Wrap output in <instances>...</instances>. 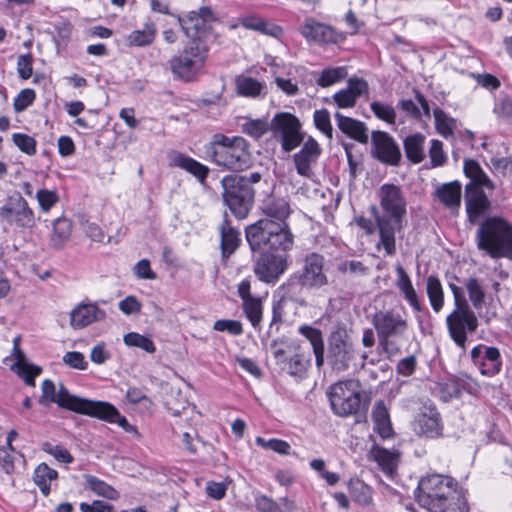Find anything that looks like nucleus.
Wrapping results in <instances>:
<instances>
[{"label":"nucleus","mask_w":512,"mask_h":512,"mask_svg":"<svg viewBox=\"0 0 512 512\" xmlns=\"http://www.w3.org/2000/svg\"><path fill=\"white\" fill-rule=\"evenodd\" d=\"M300 33L307 40L322 44H336L345 39L343 33L336 31L329 25L317 22L313 19H306Z\"/></svg>","instance_id":"19"},{"label":"nucleus","mask_w":512,"mask_h":512,"mask_svg":"<svg viewBox=\"0 0 512 512\" xmlns=\"http://www.w3.org/2000/svg\"><path fill=\"white\" fill-rule=\"evenodd\" d=\"M41 390L40 403H56L62 408L79 414L117 423L126 432L137 433L136 427L129 424L126 417L120 415L116 407L108 402L93 401L72 395L63 384H60L57 389L54 382L49 379L42 382Z\"/></svg>","instance_id":"2"},{"label":"nucleus","mask_w":512,"mask_h":512,"mask_svg":"<svg viewBox=\"0 0 512 512\" xmlns=\"http://www.w3.org/2000/svg\"><path fill=\"white\" fill-rule=\"evenodd\" d=\"M157 34L156 26L153 22L144 24L143 29L132 31L126 38V43L131 47H144L152 44Z\"/></svg>","instance_id":"33"},{"label":"nucleus","mask_w":512,"mask_h":512,"mask_svg":"<svg viewBox=\"0 0 512 512\" xmlns=\"http://www.w3.org/2000/svg\"><path fill=\"white\" fill-rule=\"evenodd\" d=\"M374 431L381 438L386 439L392 436L393 430L390 422L389 412L383 401H377L372 411Z\"/></svg>","instance_id":"31"},{"label":"nucleus","mask_w":512,"mask_h":512,"mask_svg":"<svg viewBox=\"0 0 512 512\" xmlns=\"http://www.w3.org/2000/svg\"><path fill=\"white\" fill-rule=\"evenodd\" d=\"M465 191V204L468 219L471 223H476L489 209L490 201L482 189L467 185Z\"/></svg>","instance_id":"23"},{"label":"nucleus","mask_w":512,"mask_h":512,"mask_svg":"<svg viewBox=\"0 0 512 512\" xmlns=\"http://www.w3.org/2000/svg\"><path fill=\"white\" fill-rule=\"evenodd\" d=\"M15 454L16 451L14 448L0 447V467L6 474H12L14 472Z\"/></svg>","instance_id":"62"},{"label":"nucleus","mask_w":512,"mask_h":512,"mask_svg":"<svg viewBox=\"0 0 512 512\" xmlns=\"http://www.w3.org/2000/svg\"><path fill=\"white\" fill-rule=\"evenodd\" d=\"M11 370L14 371L29 386H35V378L41 374L42 369L39 366L24 360L21 363H13Z\"/></svg>","instance_id":"40"},{"label":"nucleus","mask_w":512,"mask_h":512,"mask_svg":"<svg viewBox=\"0 0 512 512\" xmlns=\"http://www.w3.org/2000/svg\"><path fill=\"white\" fill-rule=\"evenodd\" d=\"M324 257L317 253L308 254L298 273V281L302 287L318 289L328 284V277L324 271Z\"/></svg>","instance_id":"15"},{"label":"nucleus","mask_w":512,"mask_h":512,"mask_svg":"<svg viewBox=\"0 0 512 512\" xmlns=\"http://www.w3.org/2000/svg\"><path fill=\"white\" fill-rule=\"evenodd\" d=\"M433 116L436 131L445 138L452 136L456 127V120L440 108L434 109Z\"/></svg>","instance_id":"41"},{"label":"nucleus","mask_w":512,"mask_h":512,"mask_svg":"<svg viewBox=\"0 0 512 512\" xmlns=\"http://www.w3.org/2000/svg\"><path fill=\"white\" fill-rule=\"evenodd\" d=\"M255 507L259 512H284L276 501L266 495L256 496Z\"/></svg>","instance_id":"64"},{"label":"nucleus","mask_w":512,"mask_h":512,"mask_svg":"<svg viewBox=\"0 0 512 512\" xmlns=\"http://www.w3.org/2000/svg\"><path fill=\"white\" fill-rule=\"evenodd\" d=\"M0 216L7 222L14 223L22 228L32 227L35 223L34 211L21 196L3 206L0 209Z\"/></svg>","instance_id":"18"},{"label":"nucleus","mask_w":512,"mask_h":512,"mask_svg":"<svg viewBox=\"0 0 512 512\" xmlns=\"http://www.w3.org/2000/svg\"><path fill=\"white\" fill-rule=\"evenodd\" d=\"M338 128L348 137L360 142H368V129L366 125L356 119L346 117L339 112L335 113Z\"/></svg>","instance_id":"27"},{"label":"nucleus","mask_w":512,"mask_h":512,"mask_svg":"<svg viewBox=\"0 0 512 512\" xmlns=\"http://www.w3.org/2000/svg\"><path fill=\"white\" fill-rule=\"evenodd\" d=\"M105 317V312L95 303H80L70 312V325L73 329H82Z\"/></svg>","instance_id":"21"},{"label":"nucleus","mask_w":512,"mask_h":512,"mask_svg":"<svg viewBox=\"0 0 512 512\" xmlns=\"http://www.w3.org/2000/svg\"><path fill=\"white\" fill-rule=\"evenodd\" d=\"M271 130V122L264 119H252L242 124V132L258 139Z\"/></svg>","instance_id":"47"},{"label":"nucleus","mask_w":512,"mask_h":512,"mask_svg":"<svg viewBox=\"0 0 512 512\" xmlns=\"http://www.w3.org/2000/svg\"><path fill=\"white\" fill-rule=\"evenodd\" d=\"M313 120L316 128L320 130L328 139H332L333 128L328 110H316L313 115Z\"/></svg>","instance_id":"52"},{"label":"nucleus","mask_w":512,"mask_h":512,"mask_svg":"<svg viewBox=\"0 0 512 512\" xmlns=\"http://www.w3.org/2000/svg\"><path fill=\"white\" fill-rule=\"evenodd\" d=\"M382 214L375 206L371 210L379 234L377 248H383L389 256L396 254V234L406 226L407 201L401 188L394 184H383L378 192Z\"/></svg>","instance_id":"1"},{"label":"nucleus","mask_w":512,"mask_h":512,"mask_svg":"<svg viewBox=\"0 0 512 512\" xmlns=\"http://www.w3.org/2000/svg\"><path fill=\"white\" fill-rule=\"evenodd\" d=\"M58 478V472L50 468L46 463L39 464L33 474V481L44 496L51 491V483Z\"/></svg>","instance_id":"35"},{"label":"nucleus","mask_w":512,"mask_h":512,"mask_svg":"<svg viewBox=\"0 0 512 512\" xmlns=\"http://www.w3.org/2000/svg\"><path fill=\"white\" fill-rule=\"evenodd\" d=\"M178 22L187 37H194L205 28L206 23L196 13L191 11L186 17H178Z\"/></svg>","instance_id":"42"},{"label":"nucleus","mask_w":512,"mask_h":512,"mask_svg":"<svg viewBox=\"0 0 512 512\" xmlns=\"http://www.w3.org/2000/svg\"><path fill=\"white\" fill-rule=\"evenodd\" d=\"M256 443L264 449L272 450V451L282 454V455L289 454V451L291 448L290 445L286 441L276 439V438L266 440L262 437H257Z\"/></svg>","instance_id":"55"},{"label":"nucleus","mask_w":512,"mask_h":512,"mask_svg":"<svg viewBox=\"0 0 512 512\" xmlns=\"http://www.w3.org/2000/svg\"><path fill=\"white\" fill-rule=\"evenodd\" d=\"M207 57V46L199 40H193L179 55L173 56L168 64L174 78L189 82L202 71Z\"/></svg>","instance_id":"8"},{"label":"nucleus","mask_w":512,"mask_h":512,"mask_svg":"<svg viewBox=\"0 0 512 512\" xmlns=\"http://www.w3.org/2000/svg\"><path fill=\"white\" fill-rule=\"evenodd\" d=\"M397 281L396 286L403 294L404 299L412 307L415 312L422 311V305L419 300L417 291L413 287L409 275L406 273L402 266L396 267Z\"/></svg>","instance_id":"28"},{"label":"nucleus","mask_w":512,"mask_h":512,"mask_svg":"<svg viewBox=\"0 0 512 512\" xmlns=\"http://www.w3.org/2000/svg\"><path fill=\"white\" fill-rule=\"evenodd\" d=\"M493 113L498 119L509 120L512 118V98L508 95H500L496 100Z\"/></svg>","instance_id":"53"},{"label":"nucleus","mask_w":512,"mask_h":512,"mask_svg":"<svg viewBox=\"0 0 512 512\" xmlns=\"http://www.w3.org/2000/svg\"><path fill=\"white\" fill-rule=\"evenodd\" d=\"M272 354L279 368L291 376L302 377L310 364L296 342L275 343Z\"/></svg>","instance_id":"13"},{"label":"nucleus","mask_w":512,"mask_h":512,"mask_svg":"<svg viewBox=\"0 0 512 512\" xmlns=\"http://www.w3.org/2000/svg\"><path fill=\"white\" fill-rule=\"evenodd\" d=\"M264 84L257 79L244 74L235 78L236 93L243 97L256 98L261 95Z\"/></svg>","instance_id":"34"},{"label":"nucleus","mask_w":512,"mask_h":512,"mask_svg":"<svg viewBox=\"0 0 512 512\" xmlns=\"http://www.w3.org/2000/svg\"><path fill=\"white\" fill-rule=\"evenodd\" d=\"M243 310L253 327H256L261 322L262 304L259 298L254 297L243 301Z\"/></svg>","instance_id":"48"},{"label":"nucleus","mask_w":512,"mask_h":512,"mask_svg":"<svg viewBox=\"0 0 512 512\" xmlns=\"http://www.w3.org/2000/svg\"><path fill=\"white\" fill-rule=\"evenodd\" d=\"M321 154V148L318 142L309 137L304 143L299 152L293 156L296 171L299 175L305 178H312L314 172L312 166L317 162Z\"/></svg>","instance_id":"20"},{"label":"nucleus","mask_w":512,"mask_h":512,"mask_svg":"<svg viewBox=\"0 0 512 512\" xmlns=\"http://www.w3.org/2000/svg\"><path fill=\"white\" fill-rule=\"evenodd\" d=\"M49 245L53 249L59 250L69 241L73 222L68 217L62 215L50 221Z\"/></svg>","instance_id":"25"},{"label":"nucleus","mask_w":512,"mask_h":512,"mask_svg":"<svg viewBox=\"0 0 512 512\" xmlns=\"http://www.w3.org/2000/svg\"><path fill=\"white\" fill-rule=\"evenodd\" d=\"M36 94L33 89H23L14 99V110L16 112L24 111L27 107H29L33 101L35 100Z\"/></svg>","instance_id":"60"},{"label":"nucleus","mask_w":512,"mask_h":512,"mask_svg":"<svg viewBox=\"0 0 512 512\" xmlns=\"http://www.w3.org/2000/svg\"><path fill=\"white\" fill-rule=\"evenodd\" d=\"M347 76V71L344 67H335L324 69L316 83L321 87H329L335 83L340 82Z\"/></svg>","instance_id":"44"},{"label":"nucleus","mask_w":512,"mask_h":512,"mask_svg":"<svg viewBox=\"0 0 512 512\" xmlns=\"http://www.w3.org/2000/svg\"><path fill=\"white\" fill-rule=\"evenodd\" d=\"M456 488L457 482L450 476L429 474L420 479L416 500L429 512H447L455 500Z\"/></svg>","instance_id":"5"},{"label":"nucleus","mask_w":512,"mask_h":512,"mask_svg":"<svg viewBox=\"0 0 512 512\" xmlns=\"http://www.w3.org/2000/svg\"><path fill=\"white\" fill-rule=\"evenodd\" d=\"M263 212L266 215L265 219H272L274 221H286L291 214L290 204L286 199L278 198L269 200Z\"/></svg>","instance_id":"38"},{"label":"nucleus","mask_w":512,"mask_h":512,"mask_svg":"<svg viewBox=\"0 0 512 512\" xmlns=\"http://www.w3.org/2000/svg\"><path fill=\"white\" fill-rule=\"evenodd\" d=\"M376 330L379 348L388 358L402 352L403 342L408 331V321L393 309L377 311L372 318Z\"/></svg>","instance_id":"6"},{"label":"nucleus","mask_w":512,"mask_h":512,"mask_svg":"<svg viewBox=\"0 0 512 512\" xmlns=\"http://www.w3.org/2000/svg\"><path fill=\"white\" fill-rule=\"evenodd\" d=\"M35 197L39 204L40 210L44 213L50 212L53 206H55L60 198L56 190L39 189Z\"/></svg>","instance_id":"50"},{"label":"nucleus","mask_w":512,"mask_h":512,"mask_svg":"<svg viewBox=\"0 0 512 512\" xmlns=\"http://www.w3.org/2000/svg\"><path fill=\"white\" fill-rule=\"evenodd\" d=\"M470 301L475 309H481L484 303L485 293L476 278H469L465 283Z\"/></svg>","instance_id":"51"},{"label":"nucleus","mask_w":512,"mask_h":512,"mask_svg":"<svg viewBox=\"0 0 512 512\" xmlns=\"http://www.w3.org/2000/svg\"><path fill=\"white\" fill-rule=\"evenodd\" d=\"M328 397L332 411L342 417L357 414L362 406L361 384L356 379L339 381L330 386Z\"/></svg>","instance_id":"9"},{"label":"nucleus","mask_w":512,"mask_h":512,"mask_svg":"<svg viewBox=\"0 0 512 512\" xmlns=\"http://www.w3.org/2000/svg\"><path fill=\"white\" fill-rule=\"evenodd\" d=\"M286 254L263 253L254 266L258 279L265 283H275L288 267Z\"/></svg>","instance_id":"16"},{"label":"nucleus","mask_w":512,"mask_h":512,"mask_svg":"<svg viewBox=\"0 0 512 512\" xmlns=\"http://www.w3.org/2000/svg\"><path fill=\"white\" fill-rule=\"evenodd\" d=\"M426 293L435 313H439L444 307V290L438 277L430 275L426 279Z\"/></svg>","instance_id":"37"},{"label":"nucleus","mask_w":512,"mask_h":512,"mask_svg":"<svg viewBox=\"0 0 512 512\" xmlns=\"http://www.w3.org/2000/svg\"><path fill=\"white\" fill-rule=\"evenodd\" d=\"M368 92V83L362 78H350L347 87L333 95V100L339 108H352L357 99Z\"/></svg>","instance_id":"24"},{"label":"nucleus","mask_w":512,"mask_h":512,"mask_svg":"<svg viewBox=\"0 0 512 512\" xmlns=\"http://www.w3.org/2000/svg\"><path fill=\"white\" fill-rule=\"evenodd\" d=\"M240 175H227L221 180L224 203L238 219H244L249 214L254 200V189L243 184Z\"/></svg>","instance_id":"10"},{"label":"nucleus","mask_w":512,"mask_h":512,"mask_svg":"<svg viewBox=\"0 0 512 512\" xmlns=\"http://www.w3.org/2000/svg\"><path fill=\"white\" fill-rule=\"evenodd\" d=\"M14 144L24 153L34 155L36 153V140L22 133H15L12 136Z\"/></svg>","instance_id":"57"},{"label":"nucleus","mask_w":512,"mask_h":512,"mask_svg":"<svg viewBox=\"0 0 512 512\" xmlns=\"http://www.w3.org/2000/svg\"><path fill=\"white\" fill-rule=\"evenodd\" d=\"M205 153L210 162L234 172L243 171L252 164L250 144L241 136L216 133L205 146Z\"/></svg>","instance_id":"3"},{"label":"nucleus","mask_w":512,"mask_h":512,"mask_svg":"<svg viewBox=\"0 0 512 512\" xmlns=\"http://www.w3.org/2000/svg\"><path fill=\"white\" fill-rule=\"evenodd\" d=\"M123 342L129 347H137L147 353H154L156 351V347L149 337L136 332L125 334L123 337Z\"/></svg>","instance_id":"45"},{"label":"nucleus","mask_w":512,"mask_h":512,"mask_svg":"<svg viewBox=\"0 0 512 512\" xmlns=\"http://www.w3.org/2000/svg\"><path fill=\"white\" fill-rule=\"evenodd\" d=\"M213 329L219 332H228L231 335L238 336L243 333L241 322L230 319H220L214 322Z\"/></svg>","instance_id":"58"},{"label":"nucleus","mask_w":512,"mask_h":512,"mask_svg":"<svg viewBox=\"0 0 512 512\" xmlns=\"http://www.w3.org/2000/svg\"><path fill=\"white\" fill-rule=\"evenodd\" d=\"M298 332L310 342L312 350L324 347L322 332L318 328L302 325L298 328Z\"/></svg>","instance_id":"54"},{"label":"nucleus","mask_w":512,"mask_h":512,"mask_svg":"<svg viewBox=\"0 0 512 512\" xmlns=\"http://www.w3.org/2000/svg\"><path fill=\"white\" fill-rule=\"evenodd\" d=\"M245 235L252 251L287 252L294 245V235L286 221L260 219L246 227Z\"/></svg>","instance_id":"4"},{"label":"nucleus","mask_w":512,"mask_h":512,"mask_svg":"<svg viewBox=\"0 0 512 512\" xmlns=\"http://www.w3.org/2000/svg\"><path fill=\"white\" fill-rule=\"evenodd\" d=\"M301 128L300 120L288 112H279L271 120L273 137L287 153L295 150L304 141Z\"/></svg>","instance_id":"11"},{"label":"nucleus","mask_w":512,"mask_h":512,"mask_svg":"<svg viewBox=\"0 0 512 512\" xmlns=\"http://www.w3.org/2000/svg\"><path fill=\"white\" fill-rule=\"evenodd\" d=\"M86 483L93 492L100 496L108 499H115L117 497V491L112 486L95 476L86 475Z\"/></svg>","instance_id":"49"},{"label":"nucleus","mask_w":512,"mask_h":512,"mask_svg":"<svg viewBox=\"0 0 512 512\" xmlns=\"http://www.w3.org/2000/svg\"><path fill=\"white\" fill-rule=\"evenodd\" d=\"M429 156L432 167H440L445 164L447 157L443 151V143L441 141L437 139L431 141Z\"/></svg>","instance_id":"59"},{"label":"nucleus","mask_w":512,"mask_h":512,"mask_svg":"<svg viewBox=\"0 0 512 512\" xmlns=\"http://www.w3.org/2000/svg\"><path fill=\"white\" fill-rule=\"evenodd\" d=\"M449 335L457 346L465 348L467 333L475 332L478 327V319L470 309L466 300L462 305L455 307L446 318Z\"/></svg>","instance_id":"12"},{"label":"nucleus","mask_w":512,"mask_h":512,"mask_svg":"<svg viewBox=\"0 0 512 512\" xmlns=\"http://www.w3.org/2000/svg\"><path fill=\"white\" fill-rule=\"evenodd\" d=\"M33 56L31 53L20 55L17 59V72L21 79L27 80L33 74Z\"/></svg>","instance_id":"61"},{"label":"nucleus","mask_w":512,"mask_h":512,"mask_svg":"<svg viewBox=\"0 0 512 512\" xmlns=\"http://www.w3.org/2000/svg\"><path fill=\"white\" fill-rule=\"evenodd\" d=\"M373 456L383 471L392 474L397 466V456L387 449L376 447L373 449Z\"/></svg>","instance_id":"43"},{"label":"nucleus","mask_w":512,"mask_h":512,"mask_svg":"<svg viewBox=\"0 0 512 512\" xmlns=\"http://www.w3.org/2000/svg\"><path fill=\"white\" fill-rule=\"evenodd\" d=\"M477 366L482 375L490 377L496 375L501 367L499 350L495 347L486 348L484 356Z\"/></svg>","instance_id":"39"},{"label":"nucleus","mask_w":512,"mask_h":512,"mask_svg":"<svg viewBox=\"0 0 512 512\" xmlns=\"http://www.w3.org/2000/svg\"><path fill=\"white\" fill-rule=\"evenodd\" d=\"M370 108L378 119L385 121L390 125H394L396 123V111L391 104L381 101H373L370 104Z\"/></svg>","instance_id":"46"},{"label":"nucleus","mask_w":512,"mask_h":512,"mask_svg":"<svg viewBox=\"0 0 512 512\" xmlns=\"http://www.w3.org/2000/svg\"><path fill=\"white\" fill-rule=\"evenodd\" d=\"M425 136L421 133L410 134L403 141L406 157L414 164L421 163L425 157Z\"/></svg>","instance_id":"30"},{"label":"nucleus","mask_w":512,"mask_h":512,"mask_svg":"<svg viewBox=\"0 0 512 512\" xmlns=\"http://www.w3.org/2000/svg\"><path fill=\"white\" fill-rule=\"evenodd\" d=\"M414 431L419 436L438 438L442 436V425L438 412L430 410L429 413L419 414L413 423Z\"/></svg>","instance_id":"26"},{"label":"nucleus","mask_w":512,"mask_h":512,"mask_svg":"<svg viewBox=\"0 0 512 512\" xmlns=\"http://www.w3.org/2000/svg\"><path fill=\"white\" fill-rule=\"evenodd\" d=\"M477 246L491 258L512 260V224L502 217H488L479 226Z\"/></svg>","instance_id":"7"},{"label":"nucleus","mask_w":512,"mask_h":512,"mask_svg":"<svg viewBox=\"0 0 512 512\" xmlns=\"http://www.w3.org/2000/svg\"><path fill=\"white\" fill-rule=\"evenodd\" d=\"M171 165L185 170L196 177L201 183L206 180L209 173V168L206 165L182 153L174 155Z\"/></svg>","instance_id":"29"},{"label":"nucleus","mask_w":512,"mask_h":512,"mask_svg":"<svg viewBox=\"0 0 512 512\" xmlns=\"http://www.w3.org/2000/svg\"><path fill=\"white\" fill-rule=\"evenodd\" d=\"M62 361L65 365L78 370H85L88 366L84 355L78 351H70L65 353Z\"/></svg>","instance_id":"63"},{"label":"nucleus","mask_w":512,"mask_h":512,"mask_svg":"<svg viewBox=\"0 0 512 512\" xmlns=\"http://www.w3.org/2000/svg\"><path fill=\"white\" fill-rule=\"evenodd\" d=\"M42 450L53 456L59 462L71 463L73 461V456L70 452L60 445H53L49 442H45L42 444Z\"/></svg>","instance_id":"56"},{"label":"nucleus","mask_w":512,"mask_h":512,"mask_svg":"<svg viewBox=\"0 0 512 512\" xmlns=\"http://www.w3.org/2000/svg\"><path fill=\"white\" fill-rule=\"evenodd\" d=\"M220 236L222 256L228 258L240 245V233L224 219L220 226Z\"/></svg>","instance_id":"32"},{"label":"nucleus","mask_w":512,"mask_h":512,"mask_svg":"<svg viewBox=\"0 0 512 512\" xmlns=\"http://www.w3.org/2000/svg\"><path fill=\"white\" fill-rule=\"evenodd\" d=\"M371 140L374 155L378 160L389 165L399 164L402 155L392 136L384 131H373Z\"/></svg>","instance_id":"17"},{"label":"nucleus","mask_w":512,"mask_h":512,"mask_svg":"<svg viewBox=\"0 0 512 512\" xmlns=\"http://www.w3.org/2000/svg\"><path fill=\"white\" fill-rule=\"evenodd\" d=\"M434 197L451 213L457 214L462 199V185L459 181L440 184L434 191Z\"/></svg>","instance_id":"22"},{"label":"nucleus","mask_w":512,"mask_h":512,"mask_svg":"<svg viewBox=\"0 0 512 512\" xmlns=\"http://www.w3.org/2000/svg\"><path fill=\"white\" fill-rule=\"evenodd\" d=\"M240 23L246 29L257 31L269 36H278V34L281 33V28L279 26L274 25L256 15L244 16L240 19Z\"/></svg>","instance_id":"36"},{"label":"nucleus","mask_w":512,"mask_h":512,"mask_svg":"<svg viewBox=\"0 0 512 512\" xmlns=\"http://www.w3.org/2000/svg\"><path fill=\"white\" fill-rule=\"evenodd\" d=\"M355 358L353 343L345 329L338 328L328 338V360L336 371H346Z\"/></svg>","instance_id":"14"}]
</instances>
